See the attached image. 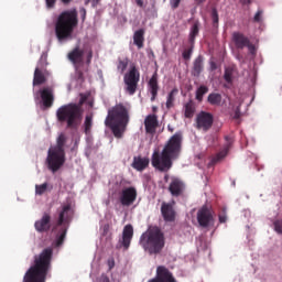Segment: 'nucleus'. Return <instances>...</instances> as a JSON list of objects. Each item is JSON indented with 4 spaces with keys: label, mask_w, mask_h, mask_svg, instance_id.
Instances as JSON below:
<instances>
[{
    "label": "nucleus",
    "mask_w": 282,
    "mask_h": 282,
    "mask_svg": "<svg viewBox=\"0 0 282 282\" xmlns=\"http://www.w3.org/2000/svg\"><path fill=\"white\" fill-rule=\"evenodd\" d=\"M232 41L237 50H243L247 47L251 56H257V46H254V44L250 41V37L246 36V34L241 32H234Z\"/></svg>",
    "instance_id": "9d476101"
},
{
    "label": "nucleus",
    "mask_w": 282,
    "mask_h": 282,
    "mask_svg": "<svg viewBox=\"0 0 282 282\" xmlns=\"http://www.w3.org/2000/svg\"><path fill=\"white\" fill-rule=\"evenodd\" d=\"M113 265H116V262L112 260V261H109V268L111 270V268H113Z\"/></svg>",
    "instance_id": "5fc2aeb1"
},
{
    "label": "nucleus",
    "mask_w": 282,
    "mask_h": 282,
    "mask_svg": "<svg viewBox=\"0 0 282 282\" xmlns=\"http://www.w3.org/2000/svg\"><path fill=\"white\" fill-rule=\"evenodd\" d=\"M149 158L134 156L132 162V169L142 172L149 166Z\"/></svg>",
    "instance_id": "a878e982"
},
{
    "label": "nucleus",
    "mask_w": 282,
    "mask_h": 282,
    "mask_svg": "<svg viewBox=\"0 0 282 282\" xmlns=\"http://www.w3.org/2000/svg\"><path fill=\"white\" fill-rule=\"evenodd\" d=\"M127 67H129V58L119 59L117 64V69L120 72V74H124L127 70Z\"/></svg>",
    "instance_id": "72a5a7b5"
},
{
    "label": "nucleus",
    "mask_w": 282,
    "mask_h": 282,
    "mask_svg": "<svg viewBox=\"0 0 282 282\" xmlns=\"http://www.w3.org/2000/svg\"><path fill=\"white\" fill-rule=\"evenodd\" d=\"M52 254H54L52 248H46L39 256H35L33 265L28 269L22 282L47 281V274L52 270Z\"/></svg>",
    "instance_id": "f03ea898"
},
{
    "label": "nucleus",
    "mask_w": 282,
    "mask_h": 282,
    "mask_svg": "<svg viewBox=\"0 0 282 282\" xmlns=\"http://www.w3.org/2000/svg\"><path fill=\"white\" fill-rule=\"evenodd\" d=\"M202 72H204V56L198 55L194 59L192 75L195 76L196 78H199V76L202 75Z\"/></svg>",
    "instance_id": "b1692460"
},
{
    "label": "nucleus",
    "mask_w": 282,
    "mask_h": 282,
    "mask_svg": "<svg viewBox=\"0 0 282 282\" xmlns=\"http://www.w3.org/2000/svg\"><path fill=\"white\" fill-rule=\"evenodd\" d=\"M54 186L50 185L48 183H43L41 185H35V195H45L47 192H52Z\"/></svg>",
    "instance_id": "7c9ffc66"
},
{
    "label": "nucleus",
    "mask_w": 282,
    "mask_h": 282,
    "mask_svg": "<svg viewBox=\"0 0 282 282\" xmlns=\"http://www.w3.org/2000/svg\"><path fill=\"white\" fill-rule=\"evenodd\" d=\"M132 239H133V226L126 225L123 227L122 238L121 240H119V243L124 248V250H129Z\"/></svg>",
    "instance_id": "aec40b11"
},
{
    "label": "nucleus",
    "mask_w": 282,
    "mask_h": 282,
    "mask_svg": "<svg viewBox=\"0 0 282 282\" xmlns=\"http://www.w3.org/2000/svg\"><path fill=\"white\" fill-rule=\"evenodd\" d=\"M193 50H195V44H189V47L183 51L182 56L184 61H191V56H193Z\"/></svg>",
    "instance_id": "e433bc0d"
},
{
    "label": "nucleus",
    "mask_w": 282,
    "mask_h": 282,
    "mask_svg": "<svg viewBox=\"0 0 282 282\" xmlns=\"http://www.w3.org/2000/svg\"><path fill=\"white\" fill-rule=\"evenodd\" d=\"M234 118L235 120H239V118H241V107L238 106L235 110V113H234Z\"/></svg>",
    "instance_id": "49530a36"
},
{
    "label": "nucleus",
    "mask_w": 282,
    "mask_h": 282,
    "mask_svg": "<svg viewBox=\"0 0 282 282\" xmlns=\"http://www.w3.org/2000/svg\"><path fill=\"white\" fill-rule=\"evenodd\" d=\"M232 74H234L232 68L225 69L224 78H225L226 83H229V84L232 83Z\"/></svg>",
    "instance_id": "4c0bfd02"
},
{
    "label": "nucleus",
    "mask_w": 282,
    "mask_h": 282,
    "mask_svg": "<svg viewBox=\"0 0 282 282\" xmlns=\"http://www.w3.org/2000/svg\"><path fill=\"white\" fill-rule=\"evenodd\" d=\"M139 243L143 248L144 252H148L150 256H158L164 250L166 240L164 238V232L160 227L154 226L150 227L140 237Z\"/></svg>",
    "instance_id": "423d86ee"
},
{
    "label": "nucleus",
    "mask_w": 282,
    "mask_h": 282,
    "mask_svg": "<svg viewBox=\"0 0 282 282\" xmlns=\"http://www.w3.org/2000/svg\"><path fill=\"white\" fill-rule=\"evenodd\" d=\"M181 1L182 0H171L170 6H171L172 10H177V8H180Z\"/></svg>",
    "instance_id": "c03bdc74"
},
{
    "label": "nucleus",
    "mask_w": 282,
    "mask_h": 282,
    "mask_svg": "<svg viewBox=\"0 0 282 282\" xmlns=\"http://www.w3.org/2000/svg\"><path fill=\"white\" fill-rule=\"evenodd\" d=\"M274 230L278 232V235H282V220H275L273 223Z\"/></svg>",
    "instance_id": "79ce46f5"
},
{
    "label": "nucleus",
    "mask_w": 282,
    "mask_h": 282,
    "mask_svg": "<svg viewBox=\"0 0 282 282\" xmlns=\"http://www.w3.org/2000/svg\"><path fill=\"white\" fill-rule=\"evenodd\" d=\"M45 3H46V8L48 10H52V8L56 6V0H45Z\"/></svg>",
    "instance_id": "a18cd8bd"
},
{
    "label": "nucleus",
    "mask_w": 282,
    "mask_h": 282,
    "mask_svg": "<svg viewBox=\"0 0 282 282\" xmlns=\"http://www.w3.org/2000/svg\"><path fill=\"white\" fill-rule=\"evenodd\" d=\"M77 78H78V80H82V83H83V80H85V76L83 74V70H77Z\"/></svg>",
    "instance_id": "8fccbe9b"
},
{
    "label": "nucleus",
    "mask_w": 282,
    "mask_h": 282,
    "mask_svg": "<svg viewBox=\"0 0 282 282\" xmlns=\"http://www.w3.org/2000/svg\"><path fill=\"white\" fill-rule=\"evenodd\" d=\"M197 221L200 228H208L215 221L213 209L206 205L199 208L197 212Z\"/></svg>",
    "instance_id": "f8f14e48"
},
{
    "label": "nucleus",
    "mask_w": 282,
    "mask_h": 282,
    "mask_svg": "<svg viewBox=\"0 0 282 282\" xmlns=\"http://www.w3.org/2000/svg\"><path fill=\"white\" fill-rule=\"evenodd\" d=\"M65 144H67V137L65 133H61L56 139V144L51 147L47 151V156L45 164L48 171L53 173H58L61 169L65 165L66 154Z\"/></svg>",
    "instance_id": "0eeeda50"
},
{
    "label": "nucleus",
    "mask_w": 282,
    "mask_h": 282,
    "mask_svg": "<svg viewBox=\"0 0 282 282\" xmlns=\"http://www.w3.org/2000/svg\"><path fill=\"white\" fill-rule=\"evenodd\" d=\"M167 130L170 131V133H173V131H174L173 127H171V126H167Z\"/></svg>",
    "instance_id": "6e6d98bb"
},
{
    "label": "nucleus",
    "mask_w": 282,
    "mask_h": 282,
    "mask_svg": "<svg viewBox=\"0 0 282 282\" xmlns=\"http://www.w3.org/2000/svg\"><path fill=\"white\" fill-rule=\"evenodd\" d=\"M169 191L172 197H183L184 193H186V183L182 178L172 177Z\"/></svg>",
    "instance_id": "f3484780"
},
{
    "label": "nucleus",
    "mask_w": 282,
    "mask_h": 282,
    "mask_svg": "<svg viewBox=\"0 0 282 282\" xmlns=\"http://www.w3.org/2000/svg\"><path fill=\"white\" fill-rule=\"evenodd\" d=\"M79 12L82 15V21L85 22V19H87V10L85 8H82Z\"/></svg>",
    "instance_id": "de8ad7c7"
},
{
    "label": "nucleus",
    "mask_w": 282,
    "mask_h": 282,
    "mask_svg": "<svg viewBox=\"0 0 282 282\" xmlns=\"http://www.w3.org/2000/svg\"><path fill=\"white\" fill-rule=\"evenodd\" d=\"M138 8H144V0H134Z\"/></svg>",
    "instance_id": "3c124183"
},
{
    "label": "nucleus",
    "mask_w": 282,
    "mask_h": 282,
    "mask_svg": "<svg viewBox=\"0 0 282 282\" xmlns=\"http://www.w3.org/2000/svg\"><path fill=\"white\" fill-rule=\"evenodd\" d=\"M225 140L226 144L224 149L212 160V164H217V162H220V160H224V158L228 155V151H230V148L232 147V137L226 135Z\"/></svg>",
    "instance_id": "5701e85b"
},
{
    "label": "nucleus",
    "mask_w": 282,
    "mask_h": 282,
    "mask_svg": "<svg viewBox=\"0 0 282 282\" xmlns=\"http://www.w3.org/2000/svg\"><path fill=\"white\" fill-rule=\"evenodd\" d=\"M84 113L85 110H83V102H70L61 106L56 110V118L57 122H61V124L65 123L66 128L70 129V131H78V129H80V124H83Z\"/></svg>",
    "instance_id": "39448f33"
},
{
    "label": "nucleus",
    "mask_w": 282,
    "mask_h": 282,
    "mask_svg": "<svg viewBox=\"0 0 282 282\" xmlns=\"http://www.w3.org/2000/svg\"><path fill=\"white\" fill-rule=\"evenodd\" d=\"M94 127V115H86L83 129L85 135H89L91 133V128Z\"/></svg>",
    "instance_id": "c85d7f7f"
},
{
    "label": "nucleus",
    "mask_w": 282,
    "mask_h": 282,
    "mask_svg": "<svg viewBox=\"0 0 282 282\" xmlns=\"http://www.w3.org/2000/svg\"><path fill=\"white\" fill-rule=\"evenodd\" d=\"M91 58H94V51L88 48L86 51V65H91Z\"/></svg>",
    "instance_id": "a19ab883"
},
{
    "label": "nucleus",
    "mask_w": 282,
    "mask_h": 282,
    "mask_svg": "<svg viewBox=\"0 0 282 282\" xmlns=\"http://www.w3.org/2000/svg\"><path fill=\"white\" fill-rule=\"evenodd\" d=\"M34 228L37 232H48L52 228V216L50 213H44L40 220H36Z\"/></svg>",
    "instance_id": "6ab92c4d"
},
{
    "label": "nucleus",
    "mask_w": 282,
    "mask_h": 282,
    "mask_svg": "<svg viewBox=\"0 0 282 282\" xmlns=\"http://www.w3.org/2000/svg\"><path fill=\"white\" fill-rule=\"evenodd\" d=\"M73 217L74 212L72 210V205H63L62 209L58 213V218L56 223L57 228L61 227L59 232L56 236L57 247L65 242V237H67V226H69V223L72 221Z\"/></svg>",
    "instance_id": "6e6552de"
},
{
    "label": "nucleus",
    "mask_w": 282,
    "mask_h": 282,
    "mask_svg": "<svg viewBox=\"0 0 282 282\" xmlns=\"http://www.w3.org/2000/svg\"><path fill=\"white\" fill-rule=\"evenodd\" d=\"M91 3H93V8H96V6L100 3V0H93Z\"/></svg>",
    "instance_id": "603ef678"
},
{
    "label": "nucleus",
    "mask_w": 282,
    "mask_h": 282,
    "mask_svg": "<svg viewBox=\"0 0 282 282\" xmlns=\"http://www.w3.org/2000/svg\"><path fill=\"white\" fill-rule=\"evenodd\" d=\"M180 93V90L177 88H173L169 95H167V99H166V109H172V107L174 106L175 102V96H177V94Z\"/></svg>",
    "instance_id": "2f4dec72"
},
{
    "label": "nucleus",
    "mask_w": 282,
    "mask_h": 282,
    "mask_svg": "<svg viewBox=\"0 0 282 282\" xmlns=\"http://www.w3.org/2000/svg\"><path fill=\"white\" fill-rule=\"evenodd\" d=\"M208 93V86L205 85H200L197 89H196V100L198 102H202L204 100V96H206V94Z\"/></svg>",
    "instance_id": "473e14b6"
},
{
    "label": "nucleus",
    "mask_w": 282,
    "mask_h": 282,
    "mask_svg": "<svg viewBox=\"0 0 282 282\" xmlns=\"http://www.w3.org/2000/svg\"><path fill=\"white\" fill-rule=\"evenodd\" d=\"M219 224H226L228 221V216L226 215V208H223L218 215Z\"/></svg>",
    "instance_id": "58836bf2"
},
{
    "label": "nucleus",
    "mask_w": 282,
    "mask_h": 282,
    "mask_svg": "<svg viewBox=\"0 0 282 282\" xmlns=\"http://www.w3.org/2000/svg\"><path fill=\"white\" fill-rule=\"evenodd\" d=\"M138 199V189L135 187H124L119 194V202L121 206H132Z\"/></svg>",
    "instance_id": "ddd939ff"
},
{
    "label": "nucleus",
    "mask_w": 282,
    "mask_h": 282,
    "mask_svg": "<svg viewBox=\"0 0 282 282\" xmlns=\"http://www.w3.org/2000/svg\"><path fill=\"white\" fill-rule=\"evenodd\" d=\"M185 118H193L195 116V106L193 101L185 104Z\"/></svg>",
    "instance_id": "f704fd0d"
},
{
    "label": "nucleus",
    "mask_w": 282,
    "mask_h": 282,
    "mask_svg": "<svg viewBox=\"0 0 282 282\" xmlns=\"http://www.w3.org/2000/svg\"><path fill=\"white\" fill-rule=\"evenodd\" d=\"M198 3H204L206 0H197Z\"/></svg>",
    "instance_id": "bf43d9fd"
},
{
    "label": "nucleus",
    "mask_w": 282,
    "mask_h": 282,
    "mask_svg": "<svg viewBox=\"0 0 282 282\" xmlns=\"http://www.w3.org/2000/svg\"><path fill=\"white\" fill-rule=\"evenodd\" d=\"M67 58L70 61V63H73L76 69H78V67H80L85 61V50L80 48V46H76L68 53Z\"/></svg>",
    "instance_id": "a211bd4d"
},
{
    "label": "nucleus",
    "mask_w": 282,
    "mask_h": 282,
    "mask_svg": "<svg viewBox=\"0 0 282 282\" xmlns=\"http://www.w3.org/2000/svg\"><path fill=\"white\" fill-rule=\"evenodd\" d=\"M221 100H223V97H221V94L219 93H212L207 97V102L213 107H219V105H221Z\"/></svg>",
    "instance_id": "c756f323"
},
{
    "label": "nucleus",
    "mask_w": 282,
    "mask_h": 282,
    "mask_svg": "<svg viewBox=\"0 0 282 282\" xmlns=\"http://www.w3.org/2000/svg\"><path fill=\"white\" fill-rule=\"evenodd\" d=\"M164 180L165 182H169V174H165Z\"/></svg>",
    "instance_id": "13d9d810"
},
{
    "label": "nucleus",
    "mask_w": 282,
    "mask_h": 282,
    "mask_svg": "<svg viewBox=\"0 0 282 282\" xmlns=\"http://www.w3.org/2000/svg\"><path fill=\"white\" fill-rule=\"evenodd\" d=\"M76 28H78V11L72 9L62 12L55 22V36L58 43L72 41Z\"/></svg>",
    "instance_id": "20e7f679"
},
{
    "label": "nucleus",
    "mask_w": 282,
    "mask_h": 282,
    "mask_svg": "<svg viewBox=\"0 0 282 282\" xmlns=\"http://www.w3.org/2000/svg\"><path fill=\"white\" fill-rule=\"evenodd\" d=\"M200 25H202V23L199 22V20H195L194 23L192 24V26L189 29V35H188L189 45H195V39H197V36H199Z\"/></svg>",
    "instance_id": "bb28decb"
},
{
    "label": "nucleus",
    "mask_w": 282,
    "mask_h": 282,
    "mask_svg": "<svg viewBox=\"0 0 282 282\" xmlns=\"http://www.w3.org/2000/svg\"><path fill=\"white\" fill-rule=\"evenodd\" d=\"M148 282H177L173 272L169 270L165 265L156 267V274L154 278L150 279Z\"/></svg>",
    "instance_id": "4468645a"
},
{
    "label": "nucleus",
    "mask_w": 282,
    "mask_h": 282,
    "mask_svg": "<svg viewBox=\"0 0 282 282\" xmlns=\"http://www.w3.org/2000/svg\"><path fill=\"white\" fill-rule=\"evenodd\" d=\"M62 3H65V4L72 3V0H62Z\"/></svg>",
    "instance_id": "4d7b16f0"
},
{
    "label": "nucleus",
    "mask_w": 282,
    "mask_h": 282,
    "mask_svg": "<svg viewBox=\"0 0 282 282\" xmlns=\"http://www.w3.org/2000/svg\"><path fill=\"white\" fill-rule=\"evenodd\" d=\"M133 43L137 45L138 50L144 47V29H139L133 34Z\"/></svg>",
    "instance_id": "cd10ccee"
},
{
    "label": "nucleus",
    "mask_w": 282,
    "mask_h": 282,
    "mask_svg": "<svg viewBox=\"0 0 282 282\" xmlns=\"http://www.w3.org/2000/svg\"><path fill=\"white\" fill-rule=\"evenodd\" d=\"M212 21H213V28H219V13L217 12V8L212 9Z\"/></svg>",
    "instance_id": "c9c22d12"
},
{
    "label": "nucleus",
    "mask_w": 282,
    "mask_h": 282,
    "mask_svg": "<svg viewBox=\"0 0 282 282\" xmlns=\"http://www.w3.org/2000/svg\"><path fill=\"white\" fill-rule=\"evenodd\" d=\"M123 82L127 94L133 96L138 91V84L140 83V70H138L135 65H132L129 72L124 74Z\"/></svg>",
    "instance_id": "1a4fd4ad"
},
{
    "label": "nucleus",
    "mask_w": 282,
    "mask_h": 282,
    "mask_svg": "<svg viewBox=\"0 0 282 282\" xmlns=\"http://www.w3.org/2000/svg\"><path fill=\"white\" fill-rule=\"evenodd\" d=\"M130 109L127 104L120 102L108 110L105 124L118 140L124 135V131H127V127L129 126Z\"/></svg>",
    "instance_id": "7ed1b4c3"
},
{
    "label": "nucleus",
    "mask_w": 282,
    "mask_h": 282,
    "mask_svg": "<svg viewBox=\"0 0 282 282\" xmlns=\"http://www.w3.org/2000/svg\"><path fill=\"white\" fill-rule=\"evenodd\" d=\"M151 93V101L153 102L158 98V91L160 86L158 85V73H154L148 83Z\"/></svg>",
    "instance_id": "393cba45"
},
{
    "label": "nucleus",
    "mask_w": 282,
    "mask_h": 282,
    "mask_svg": "<svg viewBox=\"0 0 282 282\" xmlns=\"http://www.w3.org/2000/svg\"><path fill=\"white\" fill-rule=\"evenodd\" d=\"M182 132H176L170 138L161 153L154 151L151 164L161 173H169L173 169V160H177L182 153Z\"/></svg>",
    "instance_id": "f257e3e1"
},
{
    "label": "nucleus",
    "mask_w": 282,
    "mask_h": 282,
    "mask_svg": "<svg viewBox=\"0 0 282 282\" xmlns=\"http://www.w3.org/2000/svg\"><path fill=\"white\" fill-rule=\"evenodd\" d=\"M47 76H50V72L47 69L36 67L33 76V86L36 87L39 85H44V83H47Z\"/></svg>",
    "instance_id": "412c9836"
},
{
    "label": "nucleus",
    "mask_w": 282,
    "mask_h": 282,
    "mask_svg": "<svg viewBox=\"0 0 282 282\" xmlns=\"http://www.w3.org/2000/svg\"><path fill=\"white\" fill-rule=\"evenodd\" d=\"M261 17H263V10H258L253 17L254 23H261Z\"/></svg>",
    "instance_id": "37998d69"
},
{
    "label": "nucleus",
    "mask_w": 282,
    "mask_h": 282,
    "mask_svg": "<svg viewBox=\"0 0 282 282\" xmlns=\"http://www.w3.org/2000/svg\"><path fill=\"white\" fill-rule=\"evenodd\" d=\"M250 1H251V0H241V3H242L243 6H248V3H250Z\"/></svg>",
    "instance_id": "864d4df0"
},
{
    "label": "nucleus",
    "mask_w": 282,
    "mask_h": 282,
    "mask_svg": "<svg viewBox=\"0 0 282 282\" xmlns=\"http://www.w3.org/2000/svg\"><path fill=\"white\" fill-rule=\"evenodd\" d=\"M210 72H215L217 69V63L215 61L209 62Z\"/></svg>",
    "instance_id": "09e8293b"
},
{
    "label": "nucleus",
    "mask_w": 282,
    "mask_h": 282,
    "mask_svg": "<svg viewBox=\"0 0 282 282\" xmlns=\"http://www.w3.org/2000/svg\"><path fill=\"white\" fill-rule=\"evenodd\" d=\"M101 236L107 237L109 235V231L111 230V224H105L101 228Z\"/></svg>",
    "instance_id": "ea45409f"
},
{
    "label": "nucleus",
    "mask_w": 282,
    "mask_h": 282,
    "mask_svg": "<svg viewBox=\"0 0 282 282\" xmlns=\"http://www.w3.org/2000/svg\"><path fill=\"white\" fill-rule=\"evenodd\" d=\"M36 97L40 96L44 109H50L54 105V87L52 86H45L42 89H40L36 95Z\"/></svg>",
    "instance_id": "2eb2a0df"
},
{
    "label": "nucleus",
    "mask_w": 282,
    "mask_h": 282,
    "mask_svg": "<svg viewBox=\"0 0 282 282\" xmlns=\"http://www.w3.org/2000/svg\"><path fill=\"white\" fill-rule=\"evenodd\" d=\"M145 133L153 135L155 130L159 127L158 116L156 115H148L144 119Z\"/></svg>",
    "instance_id": "4be33fe9"
},
{
    "label": "nucleus",
    "mask_w": 282,
    "mask_h": 282,
    "mask_svg": "<svg viewBox=\"0 0 282 282\" xmlns=\"http://www.w3.org/2000/svg\"><path fill=\"white\" fill-rule=\"evenodd\" d=\"M87 3H89V0L86 1V6H87Z\"/></svg>",
    "instance_id": "052dcab7"
},
{
    "label": "nucleus",
    "mask_w": 282,
    "mask_h": 282,
    "mask_svg": "<svg viewBox=\"0 0 282 282\" xmlns=\"http://www.w3.org/2000/svg\"><path fill=\"white\" fill-rule=\"evenodd\" d=\"M213 122H215V117H213V113L200 111L196 116V128L199 131H210L213 129Z\"/></svg>",
    "instance_id": "9b49d317"
},
{
    "label": "nucleus",
    "mask_w": 282,
    "mask_h": 282,
    "mask_svg": "<svg viewBox=\"0 0 282 282\" xmlns=\"http://www.w3.org/2000/svg\"><path fill=\"white\" fill-rule=\"evenodd\" d=\"M174 205H175V202L173 203L163 202L161 205V215L164 221H166V224H173V221H175V217H177V212H175Z\"/></svg>",
    "instance_id": "dca6fc26"
}]
</instances>
